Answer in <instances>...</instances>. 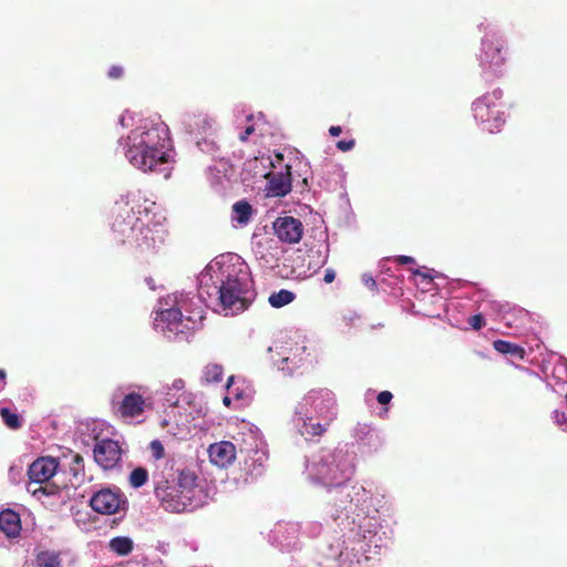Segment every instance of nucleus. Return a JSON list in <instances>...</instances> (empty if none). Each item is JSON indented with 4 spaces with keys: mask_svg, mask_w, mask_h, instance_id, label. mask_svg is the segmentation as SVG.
I'll use <instances>...</instances> for the list:
<instances>
[{
    "mask_svg": "<svg viewBox=\"0 0 567 567\" xmlns=\"http://www.w3.org/2000/svg\"><path fill=\"white\" fill-rule=\"evenodd\" d=\"M249 266L237 254L214 258L198 277V292H175L159 299L154 328L166 338H186L204 319L205 307L225 316L244 311L255 297Z\"/></svg>",
    "mask_w": 567,
    "mask_h": 567,
    "instance_id": "nucleus-1",
    "label": "nucleus"
},
{
    "mask_svg": "<svg viewBox=\"0 0 567 567\" xmlns=\"http://www.w3.org/2000/svg\"><path fill=\"white\" fill-rule=\"evenodd\" d=\"M355 471L354 455L344 447L321 449L306 460L307 480L327 489L338 488V498L328 515L341 527L350 540L368 542L375 547L374 540L382 527L380 514L389 509L386 496L355 483L346 485Z\"/></svg>",
    "mask_w": 567,
    "mask_h": 567,
    "instance_id": "nucleus-2",
    "label": "nucleus"
},
{
    "mask_svg": "<svg viewBox=\"0 0 567 567\" xmlns=\"http://www.w3.org/2000/svg\"><path fill=\"white\" fill-rule=\"evenodd\" d=\"M117 124L123 128L116 152L135 169L171 176L176 152L168 125L158 115L143 116L124 111Z\"/></svg>",
    "mask_w": 567,
    "mask_h": 567,
    "instance_id": "nucleus-3",
    "label": "nucleus"
},
{
    "mask_svg": "<svg viewBox=\"0 0 567 567\" xmlns=\"http://www.w3.org/2000/svg\"><path fill=\"white\" fill-rule=\"evenodd\" d=\"M113 239L142 254L157 251L168 236L167 218L141 189L121 195L111 223Z\"/></svg>",
    "mask_w": 567,
    "mask_h": 567,
    "instance_id": "nucleus-4",
    "label": "nucleus"
},
{
    "mask_svg": "<svg viewBox=\"0 0 567 567\" xmlns=\"http://www.w3.org/2000/svg\"><path fill=\"white\" fill-rule=\"evenodd\" d=\"M336 393L328 388H312L296 403L292 414L295 430L307 441L321 437L338 419Z\"/></svg>",
    "mask_w": 567,
    "mask_h": 567,
    "instance_id": "nucleus-5",
    "label": "nucleus"
},
{
    "mask_svg": "<svg viewBox=\"0 0 567 567\" xmlns=\"http://www.w3.org/2000/svg\"><path fill=\"white\" fill-rule=\"evenodd\" d=\"M154 493L162 507L183 513L203 506L208 499L207 483L190 471H182L172 481L154 475Z\"/></svg>",
    "mask_w": 567,
    "mask_h": 567,
    "instance_id": "nucleus-6",
    "label": "nucleus"
},
{
    "mask_svg": "<svg viewBox=\"0 0 567 567\" xmlns=\"http://www.w3.org/2000/svg\"><path fill=\"white\" fill-rule=\"evenodd\" d=\"M229 436L240 455L245 482L261 476L266 472L269 453L259 427L246 420H237L230 424Z\"/></svg>",
    "mask_w": 567,
    "mask_h": 567,
    "instance_id": "nucleus-7",
    "label": "nucleus"
},
{
    "mask_svg": "<svg viewBox=\"0 0 567 567\" xmlns=\"http://www.w3.org/2000/svg\"><path fill=\"white\" fill-rule=\"evenodd\" d=\"M208 405L202 392L184 393L182 400L159 420L161 429L169 436L186 440L204 429Z\"/></svg>",
    "mask_w": 567,
    "mask_h": 567,
    "instance_id": "nucleus-8",
    "label": "nucleus"
},
{
    "mask_svg": "<svg viewBox=\"0 0 567 567\" xmlns=\"http://www.w3.org/2000/svg\"><path fill=\"white\" fill-rule=\"evenodd\" d=\"M477 29L483 33L476 54L482 75L487 80L499 78L503 75L507 62L506 40L499 30L486 19L477 24Z\"/></svg>",
    "mask_w": 567,
    "mask_h": 567,
    "instance_id": "nucleus-9",
    "label": "nucleus"
},
{
    "mask_svg": "<svg viewBox=\"0 0 567 567\" xmlns=\"http://www.w3.org/2000/svg\"><path fill=\"white\" fill-rule=\"evenodd\" d=\"M503 91L494 89L472 103V113L476 123L488 133L498 132L506 122Z\"/></svg>",
    "mask_w": 567,
    "mask_h": 567,
    "instance_id": "nucleus-10",
    "label": "nucleus"
},
{
    "mask_svg": "<svg viewBox=\"0 0 567 567\" xmlns=\"http://www.w3.org/2000/svg\"><path fill=\"white\" fill-rule=\"evenodd\" d=\"M268 353L274 365L288 375L302 367L310 357L306 342L301 338L276 343L268 348Z\"/></svg>",
    "mask_w": 567,
    "mask_h": 567,
    "instance_id": "nucleus-11",
    "label": "nucleus"
},
{
    "mask_svg": "<svg viewBox=\"0 0 567 567\" xmlns=\"http://www.w3.org/2000/svg\"><path fill=\"white\" fill-rule=\"evenodd\" d=\"M117 413L125 421L140 419L146 409L152 406L150 389L143 384H127L118 389Z\"/></svg>",
    "mask_w": 567,
    "mask_h": 567,
    "instance_id": "nucleus-12",
    "label": "nucleus"
},
{
    "mask_svg": "<svg viewBox=\"0 0 567 567\" xmlns=\"http://www.w3.org/2000/svg\"><path fill=\"white\" fill-rule=\"evenodd\" d=\"M92 509L102 515H113L126 511L127 499L120 488H102L90 499Z\"/></svg>",
    "mask_w": 567,
    "mask_h": 567,
    "instance_id": "nucleus-13",
    "label": "nucleus"
},
{
    "mask_svg": "<svg viewBox=\"0 0 567 567\" xmlns=\"http://www.w3.org/2000/svg\"><path fill=\"white\" fill-rule=\"evenodd\" d=\"M179 125L190 135H206L216 130V120L204 112L187 111L179 115Z\"/></svg>",
    "mask_w": 567,
    "mask_h": 567,
    "instance_id": "nucleus-14",
    "label": "nucleus"
},
{
    "mask_svg": "<svg viewBox=\"0 0 567 567\" xmlns=\"http://www.w3.org/2000/svg\"><path fill=\"white\" fill-rule=\"evenodd\" d=\"M122 453L120 443L111 439L96 440L93 450L95 462L104 470L114 468L120 463Z\"/></svg>",
    "mask_w": 567,
    "mask_h": 567,
    "instance_id": "nucleus-15",
    "label": "nucleus"
},
{
    "mask_svg": "<svg viewBox=\"0 0 567 567\" xmlns=\"http://www.w3.org/2000/svg\"><path fill=\"white\" fill-rule=\"evenodd\" d=\"M352 437L362 453H373L383 445V439L380 432L368 423H357L352 430Z\"/></svg>",
    "mask_w": 567,
    "mask_h": 567,
    "instance_id": "nucleus-16",
    "label": "nucleus"
},
{
    "mask_svg": "<svg viewBox=\"0 0 567 567\" xmlns=\"http://www.w3.org/2000/svg\"><path fill=\"white\" fill-rule=\"evenodd\" d=\"M265 178L268 179L266 193L269 197H281L291 190L290 166L287 164L282 163V166L272 169Z\"/></svg>",
    "mask_w": 567,
    "mask_h": 567,
    "instance_id": "nucleus-17",
    "label": "nucleus"
},
{
    "mask_svg": "<svg viewBox=\"0 0 567 567\" xmlns=\"http://www.w3.org/2000/svg\"><path fill=\"white\" fill-rule=\"evenodd\" d=\"M274 231L276 236L284 243L297 244L300 241L303 235L302 223L291 216L278 217L274 221Z\"/></svg>",
    "mask_w": 567,
    "mask_h": 567,
    "instance_id": "nucleus-18",
    "label": "nucleus"
},
{
    "mask_svg": "<svg viewBox=\"0 0 567 567\" xmlns=\"http://www.w3.org/2000/svg\"><path fill=\"white\" fill-rule=\"evenodd\" d=\"M207 453L209 462L219 468H226L233 465L237 457V450L233 440L210 444Z\"/></svg>",
    "mask_w": 567,
    "mask_h": 567,
    "instance_id": "nucleus-19",
    "label": "nucleus"
},
{
    "mask_svg": "<svg viewBox=\"0 0 567 567\" xmlns=\"http://www.w3.org/2000/svg\"><path fill=\"white\" fill-rule=\"evenodd\" d=\"M58 466L59 463L54 457H39L29 466L28 475L30 481L37 484L48 482L56 473Z\"/></svg>",
    "mask_w": 567,
    "mask_h": 567,
    "instance_id": "nucleus-20",
    "label": "nucleus"
},
{
    "mask_svg": "<svg viewBox=\"0 0 567 567\" xmlns=\"http://www.w3.org/2000/svg\"><path fill=\"white\" fill-rule=\"evenodd\" d=\"M284 156L281 154L275 155H260L247 162V169L252 172L254 177L265 178L272 169L282 166Z\"/></svg>",
    "mask_w": 567,
    "mask_h": 567,
    "instance_id": "nucleus-21",
    "label": "nucleus"
},
{
    "mask_svg": "<svg viewBox=\"0 0 567 567\" xmlns=\"http://www.w3.org/2000/svg\"><path fill=\"white\" fill-rule=\"evenodd\" d=\"M272 533L274 539L282 549H290L297 545L300 526L297 523L278 524Z\"/></svg>",
    "mask_w": 567,
    "mask_h": 567,
    "instance_id": "nucleus-22",
    "label": "nucleus"
},
{
    "mask_svg": "<svg viewBox=\"0 0 567 567\" xmlns=\"http://www.w3.org/2000/svg\"><path fill=\"white\" fill-rule=\"evenodd\" d=\"M159 392L171 410L182 400L184 393L193 391L186 390V381L183 378H175L171 382L164 383Z\"/></svg>",
    "mask_w": 567,
    "mask_h": 567,
    "instance_id": "nucleus-23",
    "label": "nucleus"
},
{
    "mask_svg": "<svg viewBox=\"0 0 567 567\" xmlns=\"http://www.w3.org/2000/svg\"><path fill=\"white\" fill-rule=\"evenodd\" d=\"M226 391H228L236 405L247 404L252 399V390L245 381L236 379L234 375L228 378Z\"/></svg>",
    "mask_w": 567,
    "mask_h": 567,
    "instance_id": "nucleus-24",
    "label": "nucleus"
},
{
    "mask_svg": "<svg viewBox=\"0 0 567 567\" xmlns=\"http://www.w3.org/2000/svg\"><path fill=\"white\" fill-rule=\"evenodd\" d=\"M282 249L277 244L259 245L255 251L259 264L267 269L278 267L279 255Z\"/></svg>",
    "mask_w": 567,
    "mask_h": 567,
    "instance_id": "nucleus-25",
    "label": "nucleus"
},
{
    "mask_svg": "<svg viewBox=\"0 0 567 567\" xmlns=\"http://www.w3.org/2000/svg\"><path fill=\"white\" fill-rule=\"evenodd\" d=\"M236 126L240 131L239 140L246 142L258 128V123L251 113L245 110L236 114Z\"/></svg>",
    "mask_w": 567,
    "mask_h": 567,
    "instance_id": "nucleus-26",
    "label": "nucleus"
},
{
    "mask_svg": "<svg viewBox=\"0 0 567 567\" xmlns=\"http://www.w3.org/2000/svg\"><path fill=\"white\" fill-rule=\"evenodd\" d=\"M0 529L8 537H17L21 532L20 516L12 509H4L0 513Z\"/></svg>",
    "mask_w": 567,
    "mask_h": 567,
    "instance_id": "nucleus-27",
    "label": "nucleus"
},
{
    "mask_svg": "<svg viewBox=\"0 0 567 567\" xmlns=\"http://www.w3.org/2000/svg\"><path fill=\"white\" fill-rule=\"evenodd\" d=\"M252 216V207L251 205L246 200H239L234 204L233 206V213H231V220L237 226L244 227L248 225Z\"/></svg>",
    "mask_w": 567,
    "mask_h": 567,
    "instance_id": "nucleus-28",
    "label": "nucleus"
},
{
    "mask_svg": "<svg viewBox=\"0 0 567 567\" xmlns=\"http://www.w3.org/2000/svg\"><path fill=\"white\" fill-rule=\"evenodd\" d=\"M229 165L225 161H219L207 168V177L212 185H221L229 173Z\"/></svg>",
    "mask_w": 567,
    "mask_h": 567,
    "instance_id": "nucleus-29",
    "label": "nucleus"
},
{
    "mask_svg": "<svg viewBox=\"0 0 567 567\" xmlns=\"http://www.w3.org/2000/svg\"><path fill=\"white\" fill-rule=\"evenodd\" d=\"M494 349L505 355H511L513 358L523 360L525 357V350L520 346L505 341V340H495L493 342Z\"/></svg>",
    "mask_w": 567,
    "mask_h": 567,
    "instance_id": "nucleus-30",
    "label": "nucleus"
},
{
    "mask_svg": "<svg viewBox=\"0 0 567 567\" xmlns=\"http://www.w3.org/2000/svg\"><path fill=\"white\" fill-rule=\"evenodd\" d=\"M224 368L221 364L216 362H210L206 364L202 371L200 380L203 383H218L223 380Z\"/></svg>",
    "mask_w": 567,
    "mask_h": 567,
    "instance_id": "nucleus-31",
    "label": "nucleus"
},
{
    "mask_svg": "<svg viewBox=\"0 0 567 567\" xmlns=\"http://www.w3.org/2000/svg\"><path fill=\"white\" fill-rule=\"evenodd\" d=\"M109 547L113 553L120 556H126L133 550L134 545L130 537L117 536L110 540Z\"/></svg>",
    "mask_w": 567,
    "mask_h": 567,
    "instance_id": "nucleus-32",
    "label": "nucleus"
},
{
    "mask_svg": "<svg viewBox=\"0 0 567 567\" xmlns=\"http://www.w3.org/2000/svg\"><path fill=\"white\" fill-rule=\"evenodd\" d=\"M296 298V295L287 289H281L269 296L268 301L274 308H281L291 303Z\"/></svg>",
    "mask_w": 567,
    "mask_h": 567,
    "instance_id": "nucleus-33",
    "label": "nucleus"
},
{
    "mask_svg": "<svg viewBox=\"0 0 567 567\" xmlns=\"http://www.w3.org/2000/svg\"><path fill=\"white\" fill-rule=\"evenodd\" d=\"M35 561L38 567H61L59 554L50 550L40 551Z\"/></svg>",
    "mask_w": 567,
    "mask_h": 567,
    "instance_id": "nucleus-34",
    "label": "nucleus"
},
{
    "mask_svg": "<svg viewBox=\"0 0 567 567\" xmlns=\"http://www.w3.org/2000/svg\"><path fill=\"white\" fill-rule=\"evenodd\" d=\"M0 415L4 424L12 430L21 427V421L17 413L11 412L8 408H0Z\"/></svg>",
    "mask_w": 567,
    "mask_h": 567,
    "instance_id": "nucleus-35",
    "label": "nucleus"
},
{
    "mask_svg": "<svg viewBox=\"0 0 567 567\" xmlns=\"http://www.w3.org/2000/svg\"><path fill=\"white\" fill-rule=\"evenodd\" d=\"M147 478H148L147 471L143 467H137V468L133 470L130 474V484H131V486L138 488L147 482Z\"/></svg>",
    "mask_w": 567,
    "mask_h": 567,
    "instance_id": "nucleus-36",
    "label": "nucleus"
},
{
    "mask_svg": "<svg viewBox=\"0 0 567 567\" xmlns=\"http://www.w3.org/2000/svg\"><path fill=\"white\" fill-rule=\"evenodd\" d=\"M553 420L557 426L564 432H567V414L564 411L555 410L553 412Z\"/></svg>",
    "mask_w": 567,
    "mask_h": 567,
    "instance_id": "nucleus-37",
    "label": "nucleus"
},
{
    "mask_svg": "<svg viewBox=\"0 0 567 567\" xmlns=\"http://www.w3.org/2000/svg\"><path fill=\"white\" fill-rule=\"evenodd\" d=\"M58 492L56 487L53 486H40L35 489H32L31 493L33 496L41 498L42 495H54Z\"/></svg>",
    "mask_w": 567,
    "mask_h": 567,
    "instance_id": "nucleus-38",
    "label": "nucleus"
},
{
    "mask_svg": "<svg viewBox=\"0 0 567 567\" xmlns=\"http://www.w3.org/2000/svg\"><path fill=\"white\" fill-rule=\"evenodd\" d=\"M151 452H152V455L156 458V460H159L164 456V447L162 445V443L159 441H153L151 442Z\"/></svg>",
    "mask_w": 567,
    "mask_h": 567,
    "instance_id": "nucleus-39",
    "label": "nucleus"
},
{
    "mask_svg": "<svg viewBox=\"0 0 567 567\" xmlns=\"http://www.w3.org/2000/svg\"><path fill=\"white\" fill-rule=\"evenodd\" d=\"M468 323L474 330H480L485 326V320L481 313L468 318Z\"/></svg>",
    "mask_w": 567,
    "mask_h": 567,
    "instance_id": "nucleus-40",
    "label": "nucleus"
},
{
    "mask_svg": "<svg viewBox=\"0 0 567 567\" xmlns=\"http://www.w3.org/2000/svg\"><path fill=\"white\" fill-rule=\"evenodd\" d=\"M354 140H342L337 143V147L342 152H349L354 147Z\"/></svg>",
    "mask_w": 567,
    "mask_h": 567,
    "instance_id": "nucleus-41",
    "label": "nucleus"
},
{
    "mask_svg": "<svg viewBox=\"0 0 567 567\" xmlns=\"http://www.w3.org/2000/svg\"><path fill=\"white\" fill-rule=\"evenodd\" d=\"M393 395L390 391H382L378 394L377 400L380 404L386 405L391 402Z\"/></svg>",
    "mask_w": 567,
    "mask_h": 567,
    "instance_id": "nucleus-42",
    "label": "nucleus"
},
{
    "mask_svg": "<svg viewBox=\"0 0 567 567\" xmlns=\"http://www.w3.org/2000/svg\"><path fill=\"white\" fill-rule=\"evenodd\" d=\"M322 526L319 523H309L307 525V533L311 536H317L321 533Z\"/></svg>",
    "mask_w": 567,
    "mask_h": 567,
    "instance_id": "nucleus-43",
    "label": "nucleus"
},
{
    "mask_svg": "<svg viewBox=\"0 0 567 567\" xmlns=\"http://www.w3.org/2000/svg\"><path fill=\"white\" fill-rule=\"evenodd\" d=\"M123 74V69L122 66H118V65H113L112 68H110L109 70V76L111 79H118L121 78Z\"/></svg>",
    "mask_w": 567,
    "mask_h": 567,
    "instance_id": "nucleus-44",
    "label": "nucleus"
},
{
    "mask_svg": "<svg viewBox=\"0 0 567 567\" xmlns=\"http://www.w3.org/2000/svg\"><path fill=\"white\" fill-rule=\"evenodd\" d=\"M362 282H363L367 287H369V288H371V289H374V288H375V286H377V282H375L374 278H373L371 275H369V274H363V275H362Z\"/></svg>",
    "mask_w": 567,
    "mask_h": 567,
    "instance_id": "nucleus-45",
    "label": "nucleus"
},
{
    "mask_svg": "<svg viewBox=\"0 0 567 567\" xmlns=\"http://www.w3.org/2000/svg\"><path fill=\"white\" fill-rule=\"evenodd\" d=\"M357 318L358 317L355 313L350 312L342 317V322H344L347 327H350L357 320Z\"/></svg>",
    "mask_w": 567,
    "mask_h": 567,
    "instance_id": "nucleus-46",
    "label": "nucleus"
},
{
    "mask_svg": "<svg viewBox=\"0 0 567 567\" xmlns=\"http://www.w3.org/2000/svg\"><path fill=\"white\" fill-rule=\"evenodd\" d=\"M336 278V272L333 269H327L324 272L323 280L326 284H331Z\"/></svg>",
    "mask_w": 567,
    "mask_h": 567,
    "instance_id": "nucleus-47",
    "label": "nucleus"
},
{
    "mask_svg": "<svg viewBox=\"0 0 567 567\" xmlns=\"http://www.w3.org/2000/svg\"><path fill=\"white\" fill-rule=\"evenodd\" d=\"M395 259L398 262L403 265L414 262V259L410 256H398Z\"/></svg>",
    "mask_w": 567,
    "mask_h": 567,
    "instance_id": "nucleus-48",
    "label": "nucleus"
},
{
    "mask_svg": "<svg viewBox=\"0 0 567 567\" xmlns=\"http://www.w3.org/2000/svg\"><path fill=\"white\" fill-rule=\"evenodd\" d=\"M233 402H234V398H233V395L227 391L226 395H225V396H224V399H223V403H224L226 406H230Z\"/></svg>",
    "mask_w": 567,
    "mask_h": 567,
    "instance_id": "nucleus-49",
    "label": "nucleus"
},
{
    "mask_svg": "<svg viewBox=\"0 0 567 567\" xmlns=\"http://www.w3.org/2000/svg\"><path fill=\"white\" fill-rule=\"evenodd\" d=\"M342 130L340 126H331L329 128V133L331 136H339L341 134Z\"/></svg>",
    "mask_w": 567,
    "mask_h": 567,
    "instance_id": "nucleus-50",
    "label": "nucleus"
},
{
    "mask_svg": "<svg viewBox=\"0 0 567 567\" xmlns=\"http://www.w3.org/2000/svg\"><path fill=\"white\" fill-rule=\"evenodd\" d=\"M414 274H415V276H422L423 280H426L427 282H430V279L427 278V276L421 274L419 270H416Z\"/></svg>",
    "mask_w": 567,
    "mask_h": 567,
    "instance_id": "nucleus-51",
    "label": "nucleus"
},
{
    "mask_svg": "<svg viewBox=\"0 0 567 567\" xmlns=\"http://www.w3.org/2000/svg\"><path fill=\"white\" fill-rule=\"evenodd\" d=\"M146 282H147V285L150 286L151 289H154L153 279H146Z\"/></svg>",
    "mask_w": 567,
    "mask_h": 567,
    "instance_id": "nucleus-52",
    "label": "nucleus"
},
{
    "mask_svg": "<svg viewBox=\"0 0 567 567\" xmlns=\"http://www.w3.org/2000/svg\"><path fill=\"white\" fill-rule=\"evenodd\" d=\"M6 372L3 370H0V380H4Z\"/></svg>",
    "mask_w": 567,
    "mask_h": 567,
    "instance_id": "nucleus-53",
    "label": "nucleus"
},
{
    "mask_svg": "<svg viewBox=\"0 0 567 567\" xmlns=\"http://www.w3.org/2000/svg\"><path fill=\"white\" fill-rule=\"evenodd\" d=\"M3 388V384L0 386V390Z\"/></svg>",
    "mask_w": 567,
    "mask_h": 567,
    "instance_id": "nucleus-54",
    "label": "nucleus"
}]
</instances>
